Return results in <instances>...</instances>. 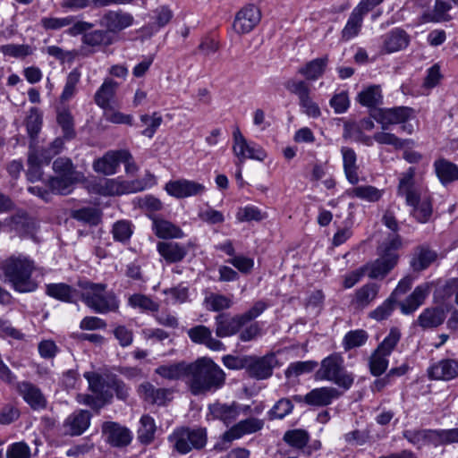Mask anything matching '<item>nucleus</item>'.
I'll return each instance as SVG.
<instances>
[{
    "mask_svg": "<svg viewBox=\"0 0 458 458\" xmlns=\"http://www.w3.org/2000/svg\"><path fill=\"white\" fill-rule=\"evenodd\" d=\"M84 377L89 383V390L103 401L108 403L113 398L110 385L105 381L101 375L96 372H85Z\"/></svg>",
    "mask_w": 458,
    "mask_h": 458,
    "instance_id": "obj_32",
    "label": "nucleus"
},
{
    "mask_svg": "<svg viewBox=\"0 0 458 458\" xmlns=\"http://www.w3.org/2000/svg\"><path fill=\"white\" fill-rule=\"evenodd\" d=\"M0 269L4 276V282L14 291L25 293L37 290L38 283L32 278L35 263L28 256L12 255L1 262Z\"/></svg>",
    "mask_w": 458,
    "mask_h": 458,
    "instance_id": "obj_2",
    "label": "nucleus"
},
{
    "mask_svg": "<svg viewBox=\"0 0 458 458\" xmlns=\"http://www.w3.org/2000/svg\"><path fill=\"white\" fill-rule=\"evenodd\" d=\"M47 165L43 162V157L36 150H30L28 156V170L26 176L30 182H37L42 178V165Z\"/></svg>",
    "mask_w": 458,
    "mask_h": 458,
    "instance_id": "obj_48",
    "label": "nucleus"
},
{
    "mask_svg": "<svg viewBox=\"0 0 458 458\" xmlns=\"http://www.w3.org/2000/svg\"><path fill=\"white\" fill-rule=\"evenodd\" d=\"M342 393L332 386H322L309 392L310 405L325 407L330 405L334 400L338 399Z\"/></svg>",
    "mask_w": 458,
    "mask_h": 458,
    "instance_id": "obj_28",
    "label": "nucleus"
},
{
    "mask_svg": "<svg viewBox=\"0 0 458 458\" xmlns=\"http://www.w3.org/2000/svg\"><path fill=\"white\" fill-rule=\"evenodd\" d=\"M403 437L419 448L428 445L437 446L436 429H409L403 432Z\"/></svg>",
    "mask_w": 458,
    "mask_h": 458,
    "instance_id": "obj_36",
    "label": "nucleus"
},
{
    "mask_svg": "<svg viewBox=\"0 0 458 458\" xmlns=\"http://www.w3.org/2000/svg\"><path fill=\"white\" fill-rule=\"evenodd\" d=\"M409 44L408 34L401 30L394 29L384 36V49L386 53H394L405 48Z\"/></svg>",
    "mask_w": 458,
    "mask_h": 458,
    "instance_id": "obj_37",
    "label": "nucleus"
},
{
    "mask_svg": "<svg viewBox=\"0 0 458 458\" xmlns=\"http://www.w3.org/2000/svg\"><path fill=\"white\" fill-rule=\"evenodd\" d=\"M157 426L155 420L145 414L140 420V427L137 431V438L142 445H149L155 439Z\"/></svg>",
    "mask_w": 458,
    "mask_h": 458,
    "instance_id": "obj_41",
    "label": "nucleus"
},
{
    "mask_svg": "<svg viewBox=\"0 0 458 458\" xmlns=\"http://www.w3.org/2000/svg\"><path fill=\"white\" fill-rule=\"evenodd\" d=\"M433 166L437 177L443 185L458 180V165L454 163L440 157L435 160Z\"/></svg>",
    "mask_w": 458,
    "mask_h": 458,
    "instance_id": "obj_30",
    "label": "nucleus"
},
{
    "mask_svg": "<svg viewBox=\"0 0 458 458\" xmlns=\"http://www.w3.org/2000/svg\"><path fill=\"white\" fill-rule=\"evenodd\" d=\"M165 190L169 195L176 199H185L202 195L206 191V187L204 184L195 181L179 179L169 181L165 184Z\"/></svg>",
    "mask_w": 458,
    "mask_h": 458,
    "instance_id": "obj_16",
    "label": "nucleus"
},
{
    "mask_svg": "<svg viewBox=\"0 0 458 458\" xmlns=\"http://www.w3.org/2000/svg\"><path fill=\"white\" fill-rule=\"evenodd\" d=\"M327 64L328 57L325 55L308 62L299 68L298 72L309 81H316L324 74Z\"/></svg>",
    "mask_w": 458,
    "mask_h": 458,
    "instance_id": "obj_39",
    "label": "nucleus"
},
{
    "mask_svg": "<svg viewBox=\"0 0 458 458\" xmlns=\"http://www.w3.org/2000/svg\"><path fill=\"white\" fill-rule=\"evenodd\" d=\"M445 319V313L441 307H428L420 314L417 324L424 330L432 329L441 326Z\"/></svg>",
    "mask_w": 458,
    "mask_h": 458,
    "instance_id": "obj_29",
    "label": "nucleus"
},
{
    "mask_svg": "<svg viewBox=\"0 0 458 458\" xmlns=\"http://www.w3.org/2000/svg\"><path fill=\"white\" fill-rule=\"evenodd\" d=\"M209 414L213 419L222 421L225 425L234 424L241 414V404L236 402L224 403L216 402L208 405Z\"/></svg>",
    "mask_w": 458,
    "mask_h": 458,
    "instance_id": "obj_20",
    "label": "nucleus"
},
{
    "mask_svg": "<svg viewBox=\"0 0 458 458\" xmlns=\"http://www.w3.org/2000/svg\"><path fill=\"white\" fill-rule=\"evenodd\" d=\"M293 407L290 398L283 397L267 411L268 419L270 420H283L293 412Z\"/></svg>",
    "mask_w": 458,
    "mask_h": 458,
    "instance_id": "obj_52",
    "label": "nucleus"
},
{
    "mask_svg": "<svg viewBox=\"0 0 458 458\" xmlns=\"http://www.w3.org/2000/svg\"><path fill=\"white\" fill-rule=\"evenodd\" d=\"M207 440V430L204 428L181 427L175 428L168 436V442L173 450L180 454L202 449L206 445Z\"/></svg>",
    "mask_w": 458,
    "mask_h": 458,
    "instance_id": "obj_7",
    "label": "nucleus"
},
{
    "mask_svg": "<svg viewBox=\"0 0 458 458\" xmlns=\"http://www.w3.org/2000/svg\"><path fill=\"white\" fill-rule=\"evenodd\" d=\"M379 287L376 284H367L358 289L355 293L353 303L358 308H365L369 305L377 296Z\"/></svg>",
    "mask_w": 458,
    "mask_h": 458,
    "instance_id": "obj_46",
    "label": "nucleus"
},
{
    "mask_svg": "<svg viewBox=\"0 0 458 458\" xmlns=\"http://www.w3.org/2000/svg\"><path fill=\"white\" fill-rule=\"evenodd\" d=\"M429 377L437 380H451L458 377V361L445 359L432 365L428 369Z\"/></svg>",
    "mask_w": 458,
    "mask_h": 458,
    "instance_id": "obj_27",
    "label": "nucleus"
},
{
    "mask_svg": "<svg viewBox=\"0 0 458 458\" xmlns=\"http://www.w3.org/2000/svg\"><path fill=\"white\" fill-rule=\"evenodd\" d=\"M46 293L50 297L64 302H73L77 295L74 288L64 283L47 284Z\"/></svg>",
    "mask_w": 458,
    "mask_h": 458,
    "instance_id": "obj_42",
    "label": "nucleus"
},
{
    "mask_svg": "<svg viewBox=\"0 0 458 458\" xmlns=\"http://www.w3.org/2000/svg\"><path fill=\"white\" fill-rule=\"evenodd\" d=\"M189 363L181 361L177 363L161 365L155 369V373L168 380H179L187 377Z\"/></svg>",
    "mask_w": 458,
    "mask_h": 458,
    "instance_id": "obj_40",
    "label": "nucleus"
},
{
    "mask_svg": "<svg viewBox=\"0 0 458 458\" xmlns=\"http://www.w3.org/2000/svg\"><path fill=\"white\" fill-rule=\"evenodd\" d=\"M371 117L386 131L391 125L405 123L414 116V110L408 106H396L393 108L374 109Z\"/></svg>",
    "mask_w": 458,
    "mask_h": 458,
    "instance_id": "obj_10",
    "label": "nucleus"
},
{
    "mask_svg": "<svg viewBox=\"0 0 458 458\" xmlns=\"http://www.w3.org/2000/svg\"><path fill=\"white\" fill-rule=\"evenodd\" d=\"M140 396L149 404L158 406L166 405L171 400L173 390L165 387H156L149 382H144L139 386Z\"/></svg>",
    "mask_w": 458,
    "mask_h": 458,
    "instance_id": "obj_18",
    "label": "nucleus"
},
{
    "mask_svg": "<svg viewBox=\"0 0 458 458\" xmlns=\"http://www.w3.org/2000/svg\"><path fill=\"white\" fill-rule=\"evenodd\" d=\"M132 233V225L128 220H119L114 224L112 228L114 240L123 243L130 240Z\"/></svg>",
    "mask_w": 458,
    "mask_h": 458,
    "instance_id": "obj_58",
    "label": "nucleus"
},
{
    "mask_svg": "<svg viewBox=\"0 0 458 458\" xmlns=\"http://www.w3.org/2000/svg\"><path fill=\"white\" fill-rule=\"evenodd\" d=\"M341 153L343 156V165L345 176L350 183L357 184L359 182L358 176V165L357 156L355 151L348 147H343L341 148Z\"/></svg>",
    "mask_w": 458,
    "mask_h": 458,
    "instance_id": "obj_38",
    "label": "nucleus"
},
{
    "mask_svg": "<svg viewBox=\"0 0 458 458\" xmlns=\"http://www.w3.org/2000/svg\"><path fill=\"white\" fill-rule=\"evenodd\" d=\"M455 4V0H436L432 12L427 14L430 21H446L452 19L450 12Z\"/></svg>",
    "mask_w": 458,
    "mask_h": 458,
    "instance_id": "obj_44",
    "label": "nucleus"
},
{
    "mask_svg": "<svg viewBox=\"0 0 458 458\" xmlns=\"http://www.w3.org/2000/svg\"><path fill=\"white\" fill-rule=\"evenodd\" d=\"M83 180L84 176L55 175L48 179L47 186L52 193L67 195L71 193L74 183Z\"/></svg>",
    "mask_w": 458,
    "mask_h": 458,
    "instance_id": "obj_33",
    "label": "nucleus"
},
{
    "mask_svg": "<svg viewBox=\"0 0 458 458\" xmlns=\"http://www.w3.org/2000/svg\"><path fill=\"white\" fill-rule=\"evenodd\" d=\"M265 425L264 420L249 417L234 423L222 436L225 442H232L242 438L246 435H250L260 431Z\"/></svg>",
    "mask_w": 458,
    "mask_h": 458,
    "instance_id": "obj_15",
    "label": "nucleus"
},
{
    "mask_svg": "<svg viewBox=\"0 0 458 458\" xmlns=\"http://www.w3.org/2000/svg\"><path fill=\"white\" fill-rule=\"evenodd\" d=\"M315 377L318 380L333 382L344 390H349L354 382V376L346 370L344 358L339 353L323 359Z\"/></svg>",
    "mask_w": 458,
    "mask_h": 458,
    "instance_id": "obj_6",
    "label": "nucleus"
},
{
    "mask_svg": "<svg viewBox=\"0 0 458 458\" xmlns=\"http://www.w3.org/2000/svg\"><path fill=\"white\" fill-rule=\"evenodd\" d=\"M233 152L238 158L240 165H242L246 160V153L250 148V142L247 141L238 127L233 132Z\"/></svg>",
    "mask_w": 458,
    "mask_h": 458,
    "instance_id": "obj_51",
    "label": "nucleus"
},
{
    "mask_svg": "<svg viewBox=\"0 0 458 458\" xmlns=\"http://www.w3.org/2000/svg\"><path fill=\"white\" fill-rule=\"evenodd\" d=\"M190 339L196 344H204L212 351H224L225 345L220 341L212 337L211 330L202 325L193 327L188 330Z\"/></svg>",
    "mask_w": 458,
    "mask_h": 458,
    "instance_id": "obj_23",
    "label": "nucleus"
},
{
    "mask_svg": "<svg viewBox=\"0 0 458 458\" xmlns=\"http://www.w3.org/2000/svg\"><path fill=\"white\" fill-rule=\"evenodd\" d=\"M261 12L254 4L243 6L235 15L233 30L239 35L250 33L259 23Z\"/></svg>",
    "mask_w": 458,
    "mask_h": 458,
    "instance_id": "obj_13",
    "label": "nucleus"
},
{
    "mask_svg": "<svg viewBox=\"0 0 458 458\" xmlns=\"http://www.w3.org/2000/svg\"><path fill=\"white\" fill-rule=\"evenodd\" d=\"M140 122L147 127L142 131V135L152 138L156 133L158 127L163 122L161 114L157 112H154L151 115L142 114L140 117Z\"/></svg>",
    "mask_w": 458,
    "mask_h": 458,
    "instance_id": "obj_61",
    "label": "nucleus"
},
{
    "mask_svg": "<svg viewBox=\"0 0 458 458\" xmlns=\"http://www.w3.org/2000/svg\"><path fill=\"white\" fill-rule=\"evenodd\" d=\"M81 41L86 46L98 48L113 44L112 37L106 29L90 30L87 34L83 35Z\"/></svg>",
    "mask_w": 458,
    "mask_h": 458,
    "instance_id": "obj_45",
    "label": "nucleus"
},
{
    "mask_svg": "<svg viewBox=\"0 0 458 458\" xmlns=\"http://www.w3.org/2000/svg\"><path fill=\"white\" fill-rule=\"evenodd\" d=\"M277 365V358L273 352L262 357L250 355L246 373L252 378L264 380L272 376L273 369Z\"/></svg>",
    "mask_w": 458,
    "mask_h": 458,
    "instance_id": "obj_11",
    "label": "nucleus"
},
{
    "mask_svg": "<svg viewBox=\"0 0 458 458\" xmlns=\"http://www.w3.org/2000/svg\"><path fill=\"white\" fill-rule=\"evenodd\" d=\"M0 52L6 56L24 58L33 54L34 49L30 45L6 44L0 46Z\"/></svg>",
    "mask_w": 458,
    "mask_h": 458,
    "instance_id": "obj_57",
    "label": "nucleus"
},
{
    "mask_svg": "<svg viewBox=\"0 0 458 458\" xmlns=\"http://www.w3.org/2000/svg\"><path fill=\"white\" fill-rule=\"evenodd\" d=\"M56 120L64 131V138H73L75 132L73 130V118L71 112L65 108L59 110L57 113Z\"/></svg>",
    "mask_w": 458,
    "mask_h": 458,
    "instance_id": "obj_64",
    "label": "nucleus"
},
{
    "mask_svg": "<svg viewBox=\"0 0 458 458\" xmlns=\"http://www.w3.org/2000/svg\"><path fill=\"white\" fill-rule=\"evenodd\" d=\"M72 217L78 221L96 225L100 221L101 213L96 208L87 207L73 211Z\"/></svg>",
    "mask_w": 458,
    "mask_h": 458,
    "instance_id": "obj_59",
    "label": "nucleus"
},
{
    "mask_svg": "<svg viewBox=\"0 0 458 458\" xmlns=\"http://www.w3.org/2000/svg\"><path fill=\"white\" fill-rule=\"evenodd\" d=\"M365 14L357 8L351 13L349 19L342 30V38L345 41L357 36L362 26Z\"/></svg>",
    "mask_w": 458,
    "mask_h": 458,
    "instance_id": "obj_43",
    "label": "nucleus"
},
{
    "mask_svg": "<svg viewBox=\"0 0 458 458\" xmlns=\"http://www.w3.org/2000/svg\"><path fill=\"white\" fill-rule=\"evenodd\" d=\"M153 230L155 234L161 239H181L184 236L180 227L168 220L154 216Z\"/></svg>",
    "mask_w": 458,
    "mask_h": 458,
    "instance_id": "obj_34",
    "label": "nucleus"
},
{
    "mask_svg": "<svg viewBox=\"0 0 458 458\" xmlns=\"http://www.w3.org/2000/svg\"><path fill=\"white\" fill-rule=\"evenodd\" d=\"M215 325L216 336L224 338L235 335L245 324L241 315L231 317L221 313L215 318Z\"/></svg>",
    "mask_w": 458,
    "mask_h": 458,
    "instance_id": "obj_22",
    "label": "nucleus"
},
{
    "mask_svg": "<svg viewBox=\"0 0 458 458\" xmlns=\"http://www.w3.org/2000/svg\"><path fill=\"white\" fill-rule=\"evenodd\" d=\"M318 367V362L314 360L292 362L286 369L284 375L287 378L298 377L301 375L310 373Z\"/></svg>",
    "mask_w": 458,
    "mask_h": 458,
    "instance_id": "obj_55",
    "label": "nucleus"
},
{
    "mask_svg": "<svg viewBox=\"0 0 458 458\" xmlns=\"http://www.w3.org/2000/svg\"><path fill=\"white\" fill-rule=\"evenodd\" d=\"M436 253L425 248H420L411 259V267L414 271L426 269L436 259Z\"/></svg>",
    "mask_w": 458,
    "mask_h": 458,
    "instance_id": "obj_50",
    "label": "nucleus"
},
{
    "mask_svg": "<svg viewBox=\"0 0 458 458\" xmlns=\"http://www.w3.org/2000/svg\"><path fill=\"white\" fill-rule=\"evenodd\" d=\"M402 246L398 234L389 238L379 247V257L363 267L365 274L371 279H383L397 265L399 255L396 250Z\"/></svg>",
    "mask_w": 458,
    "mask_h": 458,
    "instance_id": "obj_5",
    "label": "nucleus"
},
{
    "mask_svg": "<svg viewBox=\"0 0 458 458\" xmlns=\"http://www.w3.org/2000/svg\"><path fill=\"white\" fill-rule=\"evenodd\" d=\"M131 157V153L127 149L110 150L102 157L93 162V169L96 173L104 175L114 174L120 165L121 160H127Z\"/></svg>",
    "mask_w": 458,
    "mask_h": 458,
    "instance_id": "obj_14",
    "label": "nucleus"
},
{
    "mask_svg": "<svg viewBox=\"0 0 458 458\" xmlns=\"http://www.w3.org/2000/svg\"><path fill=\"white\" fill-rule=\"evenodd\" d=\"M53 170L56 175L84 176L77 171L71 159L66 157H58L53 163Z\"/></svg>",
    "mask_w": 458,
    "mask_h": 458,
    "instance_id": "obj_60",
    "label": "nucleus"
},
{
    "mask_svg": "<svg viewBox=\"0 0 458 458\" xmlns=\"http://www.w3.org/2000/svg\"><path fill=\"white\" fill-rule=\"evenodd\" d=\"M283 439L289 445L301 449L308 444L310 436L304 429H293L286 431Z\"/></svg>",
    "mask_w": 458,
    "mask_h": 458,
    "instance_id": "obj_56",
    "label": "nucleus"
},
{
    "mask_svg": "<svg viewBox=\"0 0 458 458\" xmlns=\"http://www.w3.org/2000/svg\"><path fill=\"white\" fill-rule=\"evenodd\" d=\"M204 302L207 309L212 311H220L229 309L233 304L230 298L217 293H211L209 296H207Z\"/></svg>",
    "mask_w": 458,
    "mask_h": 458,
    "instance_id": "obj_62",
    "label": "nucleus"
},
{
    "mask_svg": "<svg viewBox=\"0 0 458 458\" xmlns=\"http://www.w3.org/2000/svg\"><path fill=\"white\" fill-rule=\"evenodd\" d=\"M431 283H423L415 287L412 293L405 300L400 301L398 306L404 315L415 312L424 302L431 291Z\"/></svg>",
    "mask_w": 458,
    "mask_h": 458,
    "instance_id": "obj_19",
    "label": "nucleus"
},
{
    "mask_svg": "<svg viewBox=\"0 0 458 458\" xmlns=\"http://www.w3.org/2000/svg\"><path fill=\"white\" fill-rule=\"evenodd\" d=\"M350 197H355L366 201L376 202L382 197V191L371 185L354 187L347 191Z\"/></svg>",
    "mask_w": 458,
    "mask_h": 458,
    "instance_id": "obj_49",
    "label": "nucleus"
},
{
    "mask_svg": "<svg viewBox=\"0 0 458 458\" xmlns=\"http://www.w3.org/2000/svg\"><path fill=\"white\" fill-rule=\"evenodd\" d=\"M4 225L21 236L32 235L36 229V222L23 212L4 219Z\"/></svg>",
    "mask_w": 458,
    "mask_h": 458,
    "instance_id": "obj_26",
    "label": "nucleus"
},
{
    "mask_svg": "<svg viewBox=\"0 0 458 458\" xmlns=\"http://www.w3.org/2000/svg\"><path fill=\"white\" fill-rule=\"evenodd\" d=\"M134 0H62L61 7L70 11L92 8H103L110 5L131 4Z\"/></svg>",
    "mask_w": 458,
    "mask_h": 458,
    "instance_id": "obj_25",
    "label": "nucleus"
},
{
    "mask_svg": "<svg viewBox=\"0 0 458 458\" xmlns=\"http://www.w3.org/2000/svg\"><path fill=\"white\" fill-rule=\"evenodd\" d=\"M401 339V332L393 327L382 343L377 347L369 358V370L375 377L381 376L388 367L387 357L391 354Z\"/></svg>",
    "mask_w": 458,
    "mask_h": 458,
    "instance_id": "obj_9",
    "label": "nucleus"
},
{
    "mask_svg": "<svg viewBox=\"0 0 458 458\" xmlns=\"http://www.w3.org/2000/svg\"><path fill=\"white\" fill-rule=\"evenodd\" d=\"M133 23V15L122 9L106 11L99 20V25L109 34L119 33L132 26Z\"/></svg>",
    "mask_w": 458,
    "mask_h": 458,
    "instance_id": "obj_12",
    "label": "nucleus"
},
{
    "mask_svg": "<svg viewBox=\"0 0 458 458\" xmlns=\"http://www.w3.org/2000/svg\"><path fill=\"white\" fill-rule=\"evenodd\" d=\"M119 84L111 78H106L96 91L94 96L95 103L101 108L109 107L111 100L114 98Z\"/></svg>",
    "mask_w": 458,
    "mask_h": 458,
    "instance_id": "obj_35",
    "label": "nucleus"
},
{
    "mask_svg": "<svg viewBox=\"0 0 458 458\" xmlns=\"http://www.w3.org/2000/svg\"><path fill=\"white\" fill-rule=\"evenodd\" d=\"M16 391L32 410H43L47 407V401L42 391L29 381L16 383Z\"/></svg>",
    "mask_w": 458,
    "mask_h": 458,
    "instance_id": "obj_17",
    "label": "nucleus"
},
{
    "mask_svg": "<svg viewBox=\"0 0 458 458\" xmlns=\"http://www.w3.org/2000/svg\"><path fill=\"white\" fill-rule=\"evenodd\" d=\"M78 285L81 301L94 312L107 314L118 310L119 301L113 292L106 291V284L80 281Z\"/></svg>",
    "mask_w": 458,
    "mask_h": 458,
    "instance_id": "obj_4",
    "label": "nucleus"
},
{
    "mask_svg": "<svg viewBox=\"0 0 458 458\" xmlns=\"http://www.w3.org/2000/svg\"><path fill=\"white\" fill-rule=\"evenodd\" d=\"M414 169L409 170L400 178L398 194L405 198L408 206L413 208L412 216L420 223H426L432 215V204L428 197L421 196V190L413 181Z\"/></svg>",
    "mask_w": 458,
    "mask_h": 458,
    "instance_id": "obj_3",
    "label": "nucleus"
},
{
    "mask_svg": "<svg viewBox=\"0 0 458 458\" xmlns=\"http://www.w3.org/2000/svg\"><path fill=\"white\" fill-rule=\"evenodd\" d=\"M159 255L168 263L182 261L187 255V249L174 242H159L157 246Z\"/></svg>",
    "mask_w": 458,
    "mask_h": 458,
    "instance_id": "obj_31",
    "label": "nucleus"
},
{
    "mask_svg": "<svg viewBox=\"0 0 458 458\" xmlns=\"http://www.w3.org/2000/svg\"><path fill=\"white\" fill-rule=\"evenodd\" d=\"M154 183V176L148 174L144 179L122 181L105 179L97 184L98 192L103 196H115L142 191Z\"/></svg>",
    "mask_w": 458,
    "mask_h": 458,
    "instance_id": "obj_8",
    "label": "nucleus"
},
{
    "mask_svg": "<svg viewBox=\"0 0 458 458\" xmlns=\"http://www.w3.org/2000/svg\"><path fill=\"white\" fill-rule=\"evenodd\" d=\"M27 132L31 140H35L42 127V114L38 108L31 107L26 118Z\"/></svg>",
    "mask_w": 458,
    "mask_h": 458,
    "instance_id": "obj_54",
    "label": "nucleus"
},
{
    "mask_svg": "<svg viewBox=\"0 0 458 458\" xmlns=\"http://www.w3.org/2000/svg\"><path fill=\"white\" fill-rule=\"evenodd\" d=\"M382 92L377 85H372L363 89L358 94L357 99L359 103L367 107H375L382 104Z\"/></svg>",
    "mask_w": 458,
    "mask_h": 458,
    "instance_id": "obj_47",
    "label": "nucleus"
},
{
    "mask_svg": "<svg viewBox=\"0 0 458 458\" xmlns=\"http://www.w3.org/2000/svg\"><path fill=\"white\" fill-rule=\"evenodd\" d=\"M102 431L106 436L107 442L113 446H126L132 439L131 432L116 422H105Z\"/></svg>",
    "mask_w": 458,
    "mask_h": 458,
    "instance_id": "obj_21",
    "label": "nucleus"
},
{
    "mask_svg": "<svg viewBox=\"0 0 458 458\" xmlns=\"http://www.w3.org/2000/svg\"><path fill=\"white\" fill-rule=\"evenodd\" d=\"M368 340V334L364 330H353L348 332L343 341L346 351L363 345Z\"/></svg>",
    "mask_w": 458,
    "mask_h": 458,
    "instance_id": "obj_63",
    "label": "nucleus"
},
{
    "mask_svg": "<svg viewBox=\"0 0 458 458\" xmlns=\"http://www.w3.org/2000/svg\"><path fill=\"white\" fill-rule=\"evenodd\" d=\"M81 73L75 68L71 71L66 78L65 85L60 96L61 102H66L72 99L76 94V87L80 82Z\"/></svg>",
    "mask_w": 458,
    "mask_h": 458,
    "instance_id": "obj_53",
    "label": "nucleus"
},
{
    "mask_svg": "<svg viewBox=\"0 0 458 458\" xmlns=\"http://www.w3.org/2000/svg\"><path fill=\"white\" fill-rule=\"evenodd\" d=\"M225 382V372L211 359L203 357L189 363L186 383L193 395L216 391Z\"/></svg>",
    "mask_w": 458,
    "mask_h": 458,
    "instance_id": "obj_1",
    "label": "nucleus"
},
{
    "mask_svg": "<svg viewBox=\"0 0 458 458\" xmlns=\"http://www.w3.org/2000/svg\"><path fill=\"white\" fill-rule=\"evenodd\" d=\"M91 414L89 411L79 410L67 417L64 423L65 432L71 436L81 435L90 424Z\"/></svg>",
    "mask_w": 458,
    "mask_h": 458,
    "instance_id": "obj_24",
    "label": "nucleus"
}]
</instances>
